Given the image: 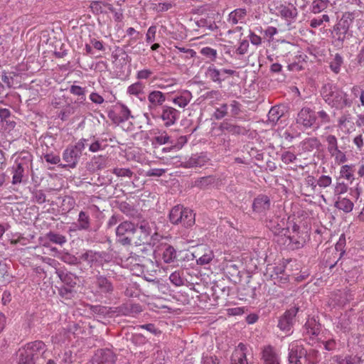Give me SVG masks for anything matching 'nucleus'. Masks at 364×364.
Listing matches in <instances>:
<instances>
[{
	"instance_id": "473e14b6",
	"label": "nucleus",
	"mask_w": 364,
	"mask_h": 364,
	"mask_svg": "<svg viewBox=\"0 0 364 364\" xmlns=\"http://www.w3.org/2000/svg\"><path fill=\"white\" fill-rule=\"evenodd\" d=\"M70 331L64 328H59L56 333L52 336L54 344L61 345L65 343L70 338Z\"/></svg>"
},
{
	"instance_id": "680f3d73",
	"label": "nucleus",
	"mask_w": 364,
	"mask_h": 364,
	"mask_svg": "<svg viewBox=\"0 0 364 364\" xmlns=\"http://www.w3.org/2000/svg\"><path fill=\"white\" fill-rule=\"evenodd\" d=\"M329 16L327 14H323L322 16H318L316 18H313L310 21V26L316 28L321 26L323 22H328Z\"/></svg>"
},
{
	"instance_id": "79ce46f5",
	"label": "nucleus",
	"mask_w": 364,
	"mask_h": 364,
	"mask_svg": "<svg viewBox=\"0 0 364 364\" xmlns=\"http://www.w3.org/2000/svg\"><path fill=\"white\" fill-rule=\"evenodd\" d=\"M284 111L279 106L272 107L268 112V120L272 123L276 124L279 119L283 116Z\"/></svg>"
},
{
	"instance_id": "5fc2aeb1",
	"label": "nucleus",
	"mask_w": 364,
	"mask_h": 364,
	"mask_svg": "<svg viewBox=\"0 0 364 364\" xmlns=\"http://www.w3.org/2000/svg\"><path fill=\"white\" fill-rule=\"evenodd\" d=\"M94 141L90 144L89 146V150L91 152H97L98 151L104 150L107 144H105V141L103 139H95L93 137Z\"/></svg>"
},
{
	"instance_id": "de8ad7c7",
	"label": "nucleus",
	"mask_w": 364,
	"mask_h": 364,
	"mask_svg": "<svg viewBox=\"0 0 364 364\" xmlns=\"http://www.w3.org/2000/svg\"><path fill=\"white\" fill-rule=\"evenodd\" d=\"M319 358L320 354L318 350L314 349H310L309 351L306 350L304 363L316 364L319 361Z\"/></svg>"
},
{
	"instance_id": "338daca9",
	"label": "nucleus",
	"mask_w": 364,
	"mask_h": 364,
	"mask_svg": "<svg viewBox=\"0 0 364 364\" xmlns=\"http://www.w3.org/2000/svg\"><path fill=\"white\" fill-rule=\"evenodd\" d=\"M202 364H223L220 359L213 354H203L202 357Z\"/></svg>"
},
{
	"instance_id": "393cba45",
	"label": "nucleus",
	"mask_w": 364,
	"mask_h": 364,
	"mask_svg": "<svg viewBox=\"0 0 364 364\" xmlns=\"http://www.w3.org/2000/svg\"><path fill=\"white\" fill-rule=\"evenodd\" d=\"M209 158L206 153L201 152L199 154H193L186 161H184L185 168H194V167H202L205 166Z\"/></svg>"
},
{
	"instance_id": "b1692460",
	"label": "nucleus",
	"mask_w": 364,
	"mask_h": 364,
	"mask_svg": "<svg viewBox=\"0 0 364 364\" xmlns=\"http://www.w3.org/2000/svg\"><path fill=\"white\" fill-rule=\"evenodd\" d=\"M247 350L245 344L239 343L232 353L231 364H249L247 359Z\"/></svg>"
},
{
	"instance_id": "a878e982",
	"label": "nucleus",
	"mask_w": 364,
	"mask_h": 364,
	"mask_svg": "<svg viewBox=\"0 0 364 364\" xmlns=\"http://www.w3.org/2000/svg\"><path fill=\"white\" fill-rule=\"evenodd\" d=\"M192 98V93L189 90H183L176 93L171 100L180 108H185L189 104Z\"/></svg>"
},
{
	"instance_id": "0eeeda50",
	"label": "nucleus",
	"mask_w": 364,
	"mask_h": 364,
	"mask_svg": "<svg viewBox=\"0 0 364 364\" xmlns=\"http://www.w3.org/2000/svg\"><path fill=\"white\" fill-rule=\"evenodd\" d=\"M115 232L117 242L124 246L134 244L135 235L139 233L136 225L129 221L121 222Z\"/></svg>"
},
{
	"instance_id": "3c124183",
	"label": "nucleus",
	"mask_w": 364,
	"mask_h": 364,
	"mask_svg": "<svg viewBox=\"0 0 364 364\" xmlns=\"http://www.w3.org/2000/svg\"><path fill=\"white\" fill-rule=\"evenodd\" d=\"M341 176L350 183L354 180V175L353 171V166L350 165H343L341 168L340 171Z\"/></svg>"
},
{
	"instance_id": "9d476101",
	"label": "nucleus",
	"mask_w": 364,
	"mask_h": 364,
	"mask_svg": "<svg viewBox=\"0 0 364 364\" xmlns=\"http://www.w3.org/2000/svg\"><path fill=\"white\" fill-rule=\"evenodd\" d=\"M94 279L93 288L97 294L105 296L112 294L114 288L112 281L109 278L105 275L100 274L99 272L95 275Z\"/></svg>"
},
{
	"instance_id": "8fccbe9b",
	"label": "nucleus",
	"mask_w": 364,
	"mask_h": 364,
	"mask_svg": "<svg viewBox=\"0 0 364 364\" xmlns=\"http://www.w3.org/2000/svg\"><path fill=\"white\" fill-rule=\"evenodd\" d=\"M46 237L51 242L60 245H62L67 242L66 237L64 235L51 231L46 234Z\"/></svg>"
},
{
	"instance_id": "c9c22d12",
	"label": "nucleus",
	"mask_w": 364,
	"mask_h": 364,
	"mask_svg": "<svg viewBox=\"0 0 364 364\" xmlns=\"http://www.w3.org/2000/svg\"><path fill=\"white\" fill-rule=\"evenodd\" d=\"M176 251L170 245H164L163 247L162 259L165 263H171L176 259Z\"/></svg>"
},
{
	"instance_id": "69168bd1",
	"label": "nucleus",
	"mask_w": 364,
	"mask_h": 364,
	"mask_svg": "<svg viewBox=\"0 0 364 364\" xmlns=\"http://www.w3.org/2000/svg\"><path fill=\"white\" fill-rule=\"evenodd\" d=\"M175 6L172 2H160L154 5V9L158 13H163L172 9Z\"/></svg>"
},
{
	"instance_id": "7c9ffc66",
	"label": "nucleus",
	"mask_w": 364,
	"mask_h": 364,
	"mask_svg": "<svg viewBox=\"0 0 364 364\" xmlns=\"http://www.w3.org/2000/svg\"><path fill=\"white\" fill-rule=\"evenodd\" d=\"M77 230H89L90 228V218L88 213L81 210L79 213L77 223L75 224Z\"/></svg>"
},
{
	"instance_id": "7ed1b4c3",
	"label": "nucleus",
	"mask_w": 364,
	"mask_h": 364,
	"mask_svg": "<svg viewBox=\"0 0 364 364\" xmlns=\"http://www.w3.org/2000/svg\"><path fill=\"white\" fill-rule=\"evenodd\" d=\"M195 218L196 214L193 211L182 205L173 206L168 214V219L172 225H181L186 228H189L195 224Z\"/></svg>"
},
{
	"instance_id": "423d86ee",
	"label": "nucleus",
	"mask_w": 364,
	"mask_h": 364,
	"mask_svg": "<svg viewBox=\"0 0 364 364\" xmlns=\"http://www.w3.org/2000/svg\"><path fill=\"white\" fill-rule=\"evenodd\" d=\"M31 162V156L28 153L23 156L18 157L15 160L10 170L12 175L11 183L13 185L20 184L23 182L24 178H26V172L28 171Z\"/></svg>"
},
{
	"instance_id": "72a5a7b5",
	"label": "nucleus",
	"mask_w": 364,
	"mask_h": 364,
	"mask_svg": "<svg viewBox=\"0 0 364 364\" xmlns=\"http://www.w3.org/2000/svg\"><path fill=\"white\" fill-rule=\"evenodd\" d=\"M166 144H174L166 131H159L158 135L151 139V144L154 147Z\"/></svg>"
},
{
	"instance_id": "f704fd0d",
	"label": "nucleus",
	"mask_w": 364,
	"mask_h": 364,
	"mask_svg": "<svg viewBox=\"0 0 364 364\" xmlns=\"http://www.w3.org/2000/svg\"><path fill=\"white\" fill-rule=\"evenodd\" d=\"M334 205L338 210H343L346 213H348L353 210L354 204L347 198L338 196Z\"/></svg>"
},
{
	"instance_id": "dca6fc26",
	"label": "nucleus",
	"mask_w": 364,
	"mask_h": 364,
	"mask_svg": "<svg viewBox=\"0 0 364 364\" xmlns=\"http://www.w3.org/2000/svg\"><path fill=\"white\" fill-rule=\"evenodd\" d=\"M107 255L105 252H95L87 250L81 256V259L92 266H102L104 262H107Z\"/></svg>"
},
{
	"instance_id": "ea45409f",
	"label": "nucleus",
	"mask_w": 364,
	"mask_h": 364,
	"mask_svg": "<svg viewBox=\"0 0 364 364\" xmlns=\"http://www.w3.org/2000/svg\"><path fill=\"white\" fill-rule=\"evenodd\" d=\"M119 311L124 315H132L141 312L142 309L138 304L127 303L119 307Z\"/></svg>"
},
{
	"instance_id": "6e6d98bb",
	"label": "nucleus",
	"mask_w": 364,
	"mask_h": 364,
	"mask_svg": "<svg viewBox=\"0 0 364 364\" xmlns=\"http://www.w3.org/2000/svg\"><path fill=\"white\" fill-rule=\"evenodd\" d=\"M322 364H353V363L350 357L341 358L338 356H333L330 359L326 360Z\"/></svg>"
},
{
	"instance_id": "a211bd4d",
	"label": "nucleus",
	"mask_w": 364,
	"mask_h": 364,
	"mask_svg": "<svg viewBox=\"0 0 364 364\" xmlns=\"http://www.w3.org/2000/svg\"><path fill=\"white\" fill-rule=\"evenodd\" d=\"M271 200L269 198L264 194L257 196L253 200L252 208L255 213L259 215H265L270 209Z\"/></svg>"
},
{
	"instance_id": "f8f14e48",
	"label": "nucleus",
	"mask_w": 364,
	"mask_h": 364,
	"mask_svg": "<svg viewBox=\"0 0 364 364\" xmlns=\"http://www.w3.org/2000/svg\"><path fill=\"white\" fill-rule=\"evenodd\" d=\"M136 227L139 233L135 235L134 244L136 246H139L149 242L150 238L153 237L151 236L152 230L149 223L145 220H142L139 224H137Z\"/></svg>"
},
{
	"instance_id": "f3484780",
	"label": "nucleus",
	"mask_w": 364,
	"mask_h": 364,
	"mask_svg": "<svg viewBox=\"0 0 364 364\" xmlns=\"http://www.w3.org/2000/svg\"><path fill=\"white\" fill-rule=\"evenodd\" d=\"M316 120L315 112L309 107L302 108L297 114L296 123L306 129L312 127Z\"/></svg>"
},
{
	"instance_id": "a19ab883",
	"label": "nucleus",
	"mask_w": 364,
	"mask_h": 364,
	"mask_svg": "<svg viewBox=\"0 0 364 364\" xmlns=\"http://www.w3.org/2000/svg\"><path fill=\"white\" fill-rule=\"evenodd\" d=\"M119 210L127 215V216L132 218H139L140 213L134 207L129 205L127 202H122L119 204Z\"/></svg>"
},
{
	"instance_id": "20e7f679",
	"label": "nucleus",
	"mask_w": 364,
	"mask_h": 364,
	"mask_svg": "<svg viewBox=\"0 0 364 364\" xmlns=\"http://www.w3.org/2000/svg\"><path fill=\"white\" fill-rule=\"evenodd\" d=\"M109 119L117 125H122L123 129L131 131L133 129V124L129 119H134L131 110L124 105L118 103L108 112Z\"/></svg>"
},
{
	"instance_id": "603ef678",
	"label": "nucleus",
	"mask_w": 364,
	"mask_h": 364,
	"mask_svg": "<svg viewBox=\"0 0 364 364\" xmlns=\"http://www.w3.org/2000/svg\"><path fill=\"white\" fill-rule=\"evenodd\" d=\"M106 10L107 12H111L114 14V21L121 22L123 19V11L122 9H115L111 4L107 1L105 4Z\"/></svg>"
},
{
	"instance_id": "58836bf2",
	"label": "nucleus",
	"mask_w": 364,
	"mask_h": 364,
	"mask_svg": "<svg viewBox=\"0 0 364 364\" xmlns=\"http://www.w3.org/2000/svg\"><path fill=\"white\" fill-rule=\"evenodd\" d=\"M205 75L212 81L218 83H221L225 79V77H223L221 70L217 69L213 65L208 68Z\"/></svg>"
},
{
	"instance_id": "774afa93",
	"label": "nucleus",
	"mask_w": 364,
	"mask_h": 364,
	"mask_svg": "<svg viewBox=\"0 0 364 364\" xmlns=\"http://www.w3.org/2000/svg\"><path fill=\"white\" fill-rule=\"evenodd\" d=\"M70 92L74 95L80 97V100H85V88L78 85H71L70 87Z\"/></svg>"
},
{
	"instance_id": "49530a36",
	"label": "nucleus",
	"mask_w": 364,
	"mask_h": 364,
	"mask_svg": "<svg viewBox=\"0 0 364 364\" xmlns=\"http://www.w3.org/2000/svg\"><path fill=\"white\" fill-rule=\"evenodd\" d=\"M198 255L199 254H197V255H195L194 257L196 258L197 264L200 265H204L210 263L214 257L213 253L210 250H206L205 253L200 256H198Z\"/></svg>"
},
{
	"instance_id": "864d4df0",
	"label": "nucleus",
	"mask_w": 364,
	"mask_h": 364,
	"mask_svg": "<svg viewBox=\"0 0 364 364\" xmlns=\"http://www.w3.org/2000/svg\"><path fill=\"white\" fill-rule=\"evenodd\" d=\"M144 86L141 82H136L135 83L132 84L127 88V93L134 96H139L141 94H143Z\"/></svg>"
},
{
	"instance_id": "aec40b11",
	"label": "nucleus",
	"mask_w": 364,
	"mask_h": 364,
	"mask_svg": "<svg viewBox=\"0 0 364 364\" xmlns=\"http://www.w3.org/2000/svg\"><path fill=\"white\" fill-rule=\"evenodd\" d=\"M275 13L287 21H294L298 15L297 9L292 4H280L276 7Z\"/></svg>"
},
{
	"instance_id": "2f4dec72",
	"label": "nucleus",
	"mask_w": 364,
	"mask_h": 364,
	"mask_svg": "<svg viewBox=\"0 0 364 364\" xmlns=\"http://www.w3.org/2000/svg\"><path fill=\"white\" fill-rule=\"evenodd\" d=\"M247 15L245 9L239 8L231 11L228 17V22L232 25H236L243 20Z\"/></svg>"
},
{
	"instance_id": "39448f33",
	"label": "nucleus",
	"mask_w": 364,
	"mask_h": 364,
	"mask_svg": "<svg viewBox=\"0 0 364 364\" xmlns=\"http://www.w3.org/2000/svg\"><path fill=\"white\" fill-rule=\"evenodd\" d=\"M87 141L88 139H81L75 144L68 146L62 154L63 160L66 164H60V166L63 168H75L82 156V151L85 148V143Z\"/></svg>"
},
{
	"instance_id": "cd10ccee",
	"label": "nucleus",
	"mask_w": 364,
	"mask_h": 364,
	"mask_svg": "<svg viewBox=\"0 0 364 364\" xmlns=\"http://www.w3.org/2000/svg\"><path fill=\"white\" fill-rule=\"evenodd\" d=\"M108 159L104 155H97L92 158L89 163V168L92 171L102 170L107 166Z\"/></svg>"
},
{
	"instance_id": "4c0bfd02",
	"label": "nucleus",
	"mask_w": 364,
	"mask_h": 364,
	"mask_svg": "<svg viewBox=\"0 0 364 364\" xmlns=\"http://www.w3.org/2000/svg\"><path fill=\"white\" fill-rule=\"evenodd\" d=\"M331 6L330 0H313L310 6L311 12L318 14Z\"/></svg>"
},
{
	"instance_id": "2eb2a0df",
	"label": "nucleus",
	"mask_w": 364,
	"mask_h": 364,
	"mask_svg": "<svg viewBox=\"0 0 364 364\" xmlns=\"http://www.w3.org/2000/svg\"><path fill=\"white\" fill-rule=\"evenodd\" d=\"M289 362L290 364H304L306 350L298 343H291L289 347Z\"/></svg>"
},
{
	"instance_id": "e433bc0d",
	"label": "nucleus",
	"mask_w": 364,
	"mask_h": 364,
	"mask_svg": "<svg viewBox=\"0 0 364 364\" xmlns=\"http://www.w3.org/2000/svg\"><path fill=\"white\" fill-rule=\"evenodd\" d=\"M215 182V178L213 176H207L196 179L192 183V187H197L200 189H205Z\"/></svg>"
},
{
	"instance_id": "f03ea898",
	"label": "nucleus",
	"mask_w": 364,
	"mask_h": 364,
	"mask_svg": "<svg viewBox=\"0 0 364 364\" xmlns=\"http://www.w3.org/2000/svg\"><path fill=\"white\" fill-rule=\"evenodd\" d=\"M46 346L42 341H35L26 344L18 350L21 363L36 364L46 351Z\"/></svg>"
},
{
	"instance_id": "9b49d317",
	"label": "nucleus",
	"mask_w": 364,
	"mask_h": 364,
	"mask_svg": "<svg viewBox=\"0 0 364 364\" xmlns=\"http://www.w3.org/2000/svg\"><path fill=\"white\" fill-rule=\"evenodd\" d=\"M148 109L151 115L154 114L159 107L164 106L166 100V95L159 90L151 91L148 96Z\"/></svg>"
},
{
	"instance_id": "4468645a",
	"label": "nucleus",
	"mask_w": 364,
	"mask_h": 364,
	"mask_svg": "<svg viewBox=\"0 0 364 364\" xmlns=\"http://www.w3.org/2000/svg\"><path fill=\"white\" fill-rule=\"evenodd\" d=\"M299 310V307L294 306L284 313L278 322V327L280 330L285 332L291 331L295 320V316H296Z\"/></svg>"
},
{
	"instance_id": "13d9d810",
	"label": "nucleus",
	"mask_w": 364,
	"mask_h": 364,
	"mask_svg": "<svg viewBox=\"0 0 364 364\" xmlns=\"http://www.w3.org/2000/svg\"><path fill=\"white\" fill-rule=\"evenodd\" d=\"M169 279L171 282L176 287H181L183 285L184 280L182 277V273L179 271H175L174 272L171 273Z\"/></svg>"
},
{
	"instance_id": "6e6552de",
	"label": "nucleus",
	"mask_w": 364,
	"mask_h": 364,
	"mask_svg": "<svg viewBox=\"0 0 364 364\" xmlns=\"http://www.w3.org/2000/svg\"><path fill=\"white\" fill-rule=\"evenodd\" d=\"M327 143V151L330 156L333 158L336 164H342L347 161L345 148L339 146L337 138L332 134H329L326 137Z\"/></svg>"
},
{
	"instance_id": "6ab92c4d",
	"label": "nucleus",
	"mask_w": 364,
	"mask_h": 364,
	"mask_svg": "<svg viewBox=\"0 0 364 364\" xmlns=\"http://www.w3.org/2000/svg\"><path fill=\"white\" fill-rule=\"evenodd\" d=\"M355 17V12H346L342 15L335 30L339 33V38L343 39Z\"/></svg>"
},
{
	"instance_id": "ddd939ff",
	"label": "nucleus",
	"mask_w": 364,
	"mask_h": 364,
	"mask_svg": "<svg viewBox=\"0 0 364 364\" xmlns=\"http://www.w3.org/2000/svg\"><path fill=\"white\" fill-rule=\"evenodd\" d=\"M266 226L274 233L275 236L283 237L287 236L289 232V228L284 219H281L278 216L266 221Z\"/></svg>"
},
{
	"instance_id": "052dcab7",
	"label": "nucleus",
	"mask_w": 364,
	"mask_h": 364,
	"mask_svg": "<svg viewBox=\"0 0 364 364\" xmlns=\"http://www.w3.org/2000/svg\"><path fill=\"white\" fill-rule=\"evenodd\" d=\"M200 54L209 58L211 61H215L217 58V50L210 47H204L200 51Z\"/></svg>"
},
{
	"instance_id": "bb28decb",
	"label": "nucleus",
	"mask_w": 364,
	"mask_h": 364,
	"mask_svg": "<svg viewBox=\"0 0 364 364\" xmlns=\"http://www.w3.org/2000/svg\"><path fill=\"white\" fill-rule=\"evenodd\" d=\"M55 273L63 284L70 287H75L78 280L75 274L63 268L57 269Z\"/></svg>"
},
{
	"instance_id": "c85d7f7f",
	"label": "nucleus",
	"mask_w": 364,
	"mask_h": 364,
	"mask_svg": "<svg viewBox=\"0 0 364 364\" xmlns=\"http://www.w3.org/2000/svg\"><path fill=\"white\" fill-rule=\"evenodd\" d=\"M304 328L306 333L310 336V338L314 341L316 337H318L321 332V326L314 318L309 319L305 325Z\"/></svg>"
},
{
	"instance_id": "09e8293b",
	"label": "nucleus",
	"mask_w": 364,
	"mask_h": 364,
	"mask_svg": "<svg viewBox=\"0 0 364 364\" xmlns=\"http://www.w3.org/2000/svg\"><path fill=\"white\" fill-rule=\"evenodd\" d=\"M105 4H107L106 1H92L90 4V9L96 14H107V11L106 10Z\"/></svg>"
},
{
	"instance_id": "a18cd8bd",
	"label": "nucleus",
	"mask_w": 364,
	"mask_h": 364,
	"mask_svg": "<svg viewBox=\"0 0 364 364\" xmlns=\"http://www.w3.org/2000/svg\"><path fill=\"white\" fill-rule=\"evenodd\" d=\"M274 284L280 287H284L289 282V274L284 272V269L280 268V272H277V276L274 277Z\"/></svg>"
},
{
	"instance_id": "4d7b16f0",
	"label": "nucleus",
	"mask_w": 364,
	"mask_h": 364,
	"mask_svg": "<svg viewBox=\"0 0 364 364\" xmlns=\"http://www.w3.org/2000/svg\"><path fill=\"white\" fill-rule=\"evenodd\" d=\"M74 287H61L58 289V294L62 299L68 300L71 299L74 295L75 291H73Z\"/></svg>"
},
{
	"instance_id": "412c9836",
	"label": "nucleus",
	"mask_w": 364,
	"mask_h": 364,
	"mask_svg": "<svg viewBox=\"0 0 364 364\" xmlns=\"http://www.w3.org/2000/svg\"><path fill=\"white\" fill-rule=\"evenodd\" d=\"M261 360L263 364H280V358L277 350L270 345L262 348Z\"/></svg>"
},
{
	"instance_id": "5701e85b",
	"label": "nucleus",
	"mask_w": 364,
	"mask_h": 364,
	"mask_svg": "<svg viewBox=\"0 0 364 364\" xmlns=\"http://www.w3.org/2000/svg\"><path fill=\"white\" fill-rule=\"evenodd\" d=\"M115 354L110 349H100L95 354L92 364H114Z\"/></svg>"
},
{
	"instance_id": "4be33fe9",
	"label": "nucleus",
	"mask_w": 364,
	"mask_h": 364,
	"mask_svg": "<svg viewBox=\"0 0 364 364\" xmlns=\"http://www.w3.org/2000/svg\"><path fill=\"white\" fill-rule=\"evenodd\" d=\"M219 129L222 132H228L232 135H246L250 130L243 126L234 124L229 120L222 122L219 126Z\"/></svg>"
},
{
	"instance_id": "bf43d9fd",
	"label": "nucleus",
	"mask_w": 364,
	"mask_h": 364,
	"mask_svg": "<svg viewBox=\"0 0 364 364\" xmlns=\"http://www.w3.org/2000/svg\"><path fill=\"white\" fill-rule=\"evenodd\" d=\"M112 173L117 177L132 178L134 172L130 168H114Z\"/></svg>"
},
{
	"instance_id": "37998d69",
	"label": "nucleus",
	"mask_w": 364,
	"mask_h": 364,
	"mask_svg": "<svg viewBox=\"0 0 364 364\" xmlns=\"http://www.w3.org/2000/svg\"><path fill=\"white\" fill-rule=\"evenodd\" d=\"M343 63V58L339 53H336L334 58L331 60L329 63L331 71L334 73L338 74L341 71V65Z\"/></svg>"
},
{
	"instance_id": "0e129e2a",
	"label": "nucleus",
	"mask_w": 364,
	"mask_h": 364,
	"mask_svg": "<svg viewBox=\"0 0 364 364\" xmlns=\"http://www.w3.org/2000/svg\"><path fill=\"white\" fill-rule=\"evenodd\" d=\"M228 105L222 104L219 107L215 109L213 117L215 119H221L228 114Z\"/></svg>"
},
{
	"instance_id": "e2e57ef3",
	"label": "nucleus",
	"mask_w": 364,
	"mask_h": 364,
	"mask_svg": "<svg viewBox=\"0 0 364 364\" xmlns=\"http://www.w3.org/2000/svg\"><path fill=\"white\" fill-rule=\"evenodd\" d=\"M332 183V178L329 176L321 175L317 180L316 184L321 188L329 187Z\"/></svg>"
},
{
	"instance_id": "c03bdc74",
	"label": "nucleus",
	"mask_w": 364,
	"mask_h": 364,
	"mask_svg": "<svg viewBox=\"0 0 364 364\" xmlns=\"http://www.w3.org/2000/svg\"><path fill=\"white\" fill-rule=\"evenodd\" d=\"M9 282L10 276L8 272V267L4 261L0 260V287Z\"/></svg>"
},
{
	"instance_id": "1a4fd4ad",
	"label": "nucleus",
	"mask_w": 364,
	"mask_h": 364,
	"mask_svg": "<svg viewBox=\"0 0 364 364\" xmlns=\"http://www.w3.org/2000/svg\"><path fill=\"white\" fill-rule=\"evenodd\" d=\"M151 117L155 119H161L164 126L168 127L173 125L179 119L180 112L171 106L164 105L161 112L158 110Z\"/></svg>"
},
{
	"instance_id": "c756f323",
	"label": "nucleus",
	"mask_w": 364,
	"mask_h": 364,
	"mask_svg": "<svg viewBox=\"0 0 364 364\" xmlns=\"http://www.w3.org/2000/svg\"><path fill=\"white\" fill-rule=\"evenodd\" d=\"M321 146L320 141L316 137L307 138L300 143L301 150L303 152H311L318 150Z\"/></svg>"
},
{
	"instance_id": "f257e3e1",
	"label": "nucleus",
	"mask_w": 364,
	"mask_h": 364,
	"mask_svg": "<svg viewBox=\"0 0 364 364\" xmlns=\"http://www.w3.org/2000/svg\"><path fill=\"white\" fill-rule=\"evenodd\" d=\"M321 94L324 101L336 109H343L352 105V101L348 97V95L331 83L323 85Z\"/></svg>"
}]
</instances>
